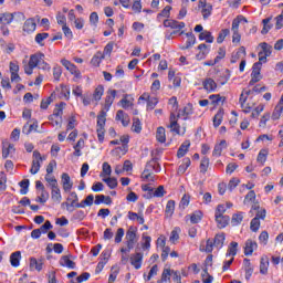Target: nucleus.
<instances>
[{
	"label": "nucleus",
	"instance_id": "f257e3e1",
	"mask_svg": "<svg viewBox=\"0 0 283 283\" xmlns=\"http://www.w3.org/2000/svg\"><path fill=\"white\" fill-rule=\"evenodd\" d=\"M43 160H45V157L41 156V153L39 150H34L32 166L30 169V174H32V176L39 174L41 169V163H43Z\"/></svg>",
	"mask_w": 283,
	"mask_h": 283
},
{
	"label": "nucleus",
	"instance_id": "f03ea898",
	"mask_svg": "<svg viewBox=\"0 0 283 283\" xmlns=\"http://www.w3.org/2000/svg\"><path fill=\"white\" fill-rule=\"evenodd\" d=\"M164 28H171V30H175L170 33V36L168 38L170 39L172 34H178V32L185 28V22H179L174 19H166L164 20Z\"/></svg>",
	"mask_w": 283,
	"mask_h": 283
},
{
	"label": "nucleus",
	"instance_id": "7ed1b4c3",
	"mask_svg": "<svg viewBox=\"0 0 283 283\" xmlns=\"http://www.w3.org/2000/svg\"><path fill=\"white\" fill-rule=\"evenodd\" d=\"M138 242V238L136 237V230L134 227H130L126 232V244L129 249H134V245Z\"/></svg>",
	"mask_w": 283,
	"mask_h": 283
},
{
	"label": "nucleus",
	"instance_id": "20e7f679",
	"mask_svg": "<svg viewBox=\"0 0 283 283\" xmlns=\"http://www.w3.org/2000/svg\"><path fill=\"white\" fill-rule=\"evenodd\" d=\"M33 56H36L38 57V64H36V67H39V70H46V71H50V64H48L45 62V54L43 53H35V54H32Z\"/></svg>",
	"mask_w": 283,
	"mask_h": 283
},
{
	"label": "nucleus",
	"instance_id": "39448f33",
	"mask_svg": "<svg viewBox=\"0 0 283 283\" xmlns=\"http://www.w3.org/2000/svg\"><path fill=\"white\" fill-rule=\"evenodd\" d=\"M34 30H36V22L34 21V18L27 19L23 24V32H27V34H32Z\"/></svg>",
	"mask_w": 283,
	"mask_h": 283
},
{
	"label": "nucleus",
	"instance_id": "423d86ee",
	"mask_svg": "<svg viewBox=\"0 0 283 283\" xmlns=\"http://www.w3.org/2000/svg\"><path fill=\"white\" fill-rule=\"evenodd\" d=\"M130 264L134 269L138 270L143 266V253L137 252L130 256Z\"/></svg>",
	"mask_w": 283,
	"mask_h": 283
},
{
	"label": "nucleus",
	"instance_id": "0eeeda50",
	"mask_svg": "<svg viewBox=\"0 0 283 283\" xmlns=\"http://www.w3.org/2000/svg\"><path fill=\"white\" fill-rule=\"evenodd\" d=\"M39 57L31 55L29 60V64L24 67L25 74L28 76L32 75V72H34V67H36Z\"/></svg>",
	"mask_w": 283,
	"mask_h": 283
},
{
	"label": "nucleus",
	"instance_id": "6e6552de",
	"mask_svg": "<svg viewBox=\"0 0 283 283\" xmlns=\"http://www.w3.org/2000/svg\"><path fill=\"white\" fill-rule=\"evenodd\" d=\"M258 249V242L249 239L245 241L244 255H253V252Z\"/></svg>",
	"mask_w": 283,
	"mask_h": 283
},
{
	"label": "nucleus",
	"instance_id": "1a4fd4ad",
	"mask_svg": "<svg viewBox=\"0 0 283 283\" xmlns=\"http://www.w3.org/2000/svg\"><path fill=\"white\" fill-rule=\"evenodd\" d=\"M114 98H116V90L108 92V95L105 98L104 112H109V107L114 104Z\"/></svg>",
	"mask_w": 283,
	"mask_h": 283
},
{
	"label": "nucleus",
	"instance_id": "9d476101",
	"mask_svg": "<svg viewBox=\"0 0 283 283\" xmlns=\"http://www.w3.org/2000/svg\"><path fill=\"white\" fill-rule=\"evenodd\" d=\"M62 185L64 191H72L74 182H72V179L70 178V175L67 172L62 174Z\"/></svg>",
	"mask_w": 283,
	"mask_h": 283
},
{
	"label": "nucleus",
	"instance_id": "9b49d317",
	"mask_svg": "<svg viewBox=\"0 0 283 283\" xmlns=\"http://www.w3.org/2000/svg\"><path fill=\"white\" fill-rule=\"evenodd\" d=\"M59 263L60 266H66V269H76V262L70 260V255H62Z\"/></svg>",
	"mask_w": 283,
	"mask_h": 283
},
{
	"label": "nucleus",
	"instance_id": "f8f14e48",
	"mask_svg": "<svg viewBox=\"0 0 283 283\" xmlns=\"http://www.w3.org/2000/svg\"><path fill=\"white\" fill-rule=\"evenodd\" d=\"M65 103L61 102L60 104H57L53 111V114L49 117V120H54V118H59L61 119V116H63V107H65Z\"/></svg>",
	"mask_w": 283,
	"mask_h": 283
},
{
	"label": "nucleus",
	"instance_id": "ddd939ff",
	"mask_svg": "<svg viewBox=\"0 0 283 283\" xmlns=\"http://www.w3.org/2000/svg\"><path fill=\"white\" fill-rule=\"evenodd\" d=\"M115 119L120 120L123 127H127L129 125V115L125 114L122 109L117 111Z\"/></svg>",
	"mask_w": 283,
	"mask_h": 283
},
{
	"label": "nucleus",
	"instance_id": "4468645a",
	"mask_svg": "<svg viewBox=\"0 0 283 283\" xmlns=\"http://www.w3.org/2000/svg\"><path fill=\"white\" fill-rule=\"evenodd\" d=\"M107 122V112L102 109L97 115V129H105V123Z\"/></svg>",
	"mask_w": 283,
	"mask_h": 283
},
{
	"label": "nucleus",
	"instance_id": "2eb2a0df",
	"mask_svg": "<svg viewBox=\"0 0 283 283\" xmlns=\"http://www.w3.org/2000/svg\"><path fill=\"white\" fill-rule=\"evenodd\" d=\"M94 205V195H88L85 200H82L80 203H76V209H85L86 207H92Z\"/></svg>",
	"mask_w": 283,
	"mask_h": 283
},
{
	"label": "nucleus",
	"instance_id": "dca6fc26",
	"mask_svg": "<svg viewBox=\"0 0 283 283\" xmlns=\"http://www.w3.org/2000/svg\"><path fill=\"white\" fill-rule=\"evenodd\" d=\"M217 87L218 84L213 78L209 77L203 81V90H206V92H216Z\"/></svg>",
	"mask_w": 283,
	"mask_h": 283
},
{
	"label": "nucleus",
	"instance_id": "f3484780",
	"mask_svg": "<svg viewBox=\"0 0 283 283\" xmlns=\"http://www.w3.org/2000/svg\"><path fill=\"white\" fill-rule=\"evenodd\" d=\"M189 147H191V143L189 140L184 142L177 151V157L185 158L186 154L189 151Z\"/></svg>",
	"mask_w": 283,
	"mask_h": 283
},
{
	"label": "nucleus",
	"instance_id": "a211bd4d",
	"mask_svg": "<svg viewBox=\"0 0 283 283\" xmlns=\"http://www.w3.org/2000/svg\"><path fill=\"white\" fill-rule=\"evenodd\" d=\"M222 149H227V140L224 139H222L219 144L214 146L212 156L219 158V156H222Z\"/></svg>",
	"mask_w": 283,
	"mask_h": 283
},
{
	"label": "nucleus",
	"instance_id": "6ab92c4d",
	"mask_svg": "<svg viewBox=\"0 0 283 283\" xmlns=\"http://www.w3.org/2000/svg\"><path fill=\"white\" fill-rule=\"evenodd\" d=\"M193 114V105L187 104L182 111H179L178 117L184 116V120H187L188 116Z\"/></svg>",
	"mask_w": 283,
	"mask_h": 283
},
{
	"label": "nucleus",
	"instance_id": "aec40b11",
	"mask_svg": "<svg viewBox=\"0 0 283 283\" xmlns=\"http://www.w3.org/2000/svg\"><path fill=\"white\" fill-rule=\"evenodd\" d=\"M214 218L219 229H224V227L229 224V220H231L229 216H224V214H220L219 217H214Z\"/></svg>",
	"mask_w": 283,
	"mask_h": 283
},
{
	"label": "nucleus",
	"instance_id": "412c9836",
	"mask_svg": "<svg viewBox=\"0 0 283 283\" xmlns=\"http://www.w3.org/2000/svg\"><path fill=\"white\" fill-rule=\"evenodd\" d=\"M12 21H14L13 13H1L0 14V23H2V25H10V23Z\"/></svg>",
	"mask_w": 283,
	"mask_h": 283
},
{
	"label": "nucleus",
	"instance_id": "4be33fe9",
	"mask_svg": "<svg viewBox=\"0 0 283 283\" xmlns=\"http://www.w3.org/2000/svg\"><path fill=\"white\" fill-rule=\"evenodd\" d=\"M30 269L35 271H42L43 270V260H36V258H30Z\"/></svg>",
	"mask_w": 283,
	"mask_h": 283
},
{
	"label": "nucleus",
	"instance_id": "5701e85b",
	"mask_svg": "<svg viewBox=\"0 0 283 283\" xmlns=\"http://www.w3.org/2000/svg\"><path fill=\"white\" fill-rule=\"evenodd\" d=\"M244 21L247 23V18L243 15H238L233 21H232V32H240V23Z\"/></svg>",
	"mask_w": 283,
	"mask_h": 283
},
{
	"label": "nucleus",
	"instance_id": "b1692460",
	"mask_svg": "<svg viewBox=\"0 0 283 283\" xmlns=\"http://www.w3.org/2000/svg\"><path fill=\"white\" fill-rule=\"evenodd\" d=\"M21 262V251H15L13 253H11L10 255V263H11V266H19Z\"/></svg>",
	"mask_w": 283,
	"mask_h": 283
},
{
	"label": "nucleus",
	"instance_id": "393cba45",
	"mask_svg": "<svg viewBox=\"0 0 283 283\" xmlns=\"http://www.w3.org/2000/svg\"><path fill=\"white\" fill-rule=\"evenodd\" d=\"M171 132H175V134H180V125L178 124V120H176V114L170 115V125H169Z\"/></svg>",
	"mask_w": 283,
	"mask_h": 283
},
{
	"label": "nucleus",
	"instance_id": "a878e982",
	"mask_svg": "<svg viewBox=\"0 0 283 283\" xmlns=\"http://www.w3.org/2000/svg\"><path fill=\"white\" fill-rule=\"evenodd\" d=\"M103 202H104V205H112V197L105 196V195H97L95 197L94 203L95 205H101Z\"/></svg>",
	"mask_w": 283,
	"mask_h": 283
},
{
	"label": "nucleus",
	"instance_id": "bb28decb",
	"mask_svg": "<svg viewBox=\"0 0 283 283\" xmlns=\"http://www.w3.org/2000/svg\"><path fill=\"white\" fill-rule=\"evenodd\" d=\"M189 167H191V159L189 157H186L182 159V164L178 168V174H185V171H187Z\"/></svg>",
	"mask_w": 283,
	"mask_h": 283
},
{
	"label": "nucleus",
	"instance_id": "cd10ccee",
	"mask_svg": "<svg viewBox=\"0 0 283 283\" xmlns=\"http://www.w3.org/2000/svg\"><path fill=\"white\" fill-rule=\"evenodd\" d=\"M36 127H39V122L34 120L32 124L27 123L23 128L22 132L23 134H32V132L36 130Z\"/></svg>",
	"mask_w": 283,
	"mask_h": 283
},
{
	"label": "nucleus",
	"instance_id": "c85d7f7f",
	"mask_svg": "<svg viewBox=\"0 0 283 283\" xmlns=\"http://www.w3.org/2000/svg\"><path fill=\"white\" fill-rule=\"evenodd\" d=\"M51 189H52L51 191L52 200H54V202H61L62 196H61V189L59 188V186H55Z\"/></svg>",
	"mask_w": 283,
	"mask_h": 283
},
{
	"label": "nucleus",
	"instance_id": "c756f323",
	"mask_svg": "<svg viewBox=\"0 0 283 283\" xmlns=\"http://www.w3.org/2000/svg\"><path fill=\"white\" fill-rule=\"evenodd\" d=\"M224 233L216 234L212 243L214 244V247H217V249H222V247L224 245Z\"/></svg>",
	"mask_w": 283,
	"mask_h": 283
},
{
	"label": "nucleus",
	"instance_id": "7c9ffc66",
	"mask_svg": "<svg viewBox=\"0 0 283 283\" xmlns=\"http://www.w3.org/2000/svg\"><path fill=\"white\" fill-rule=\"evenodd\" d=\"M188 40L186 41V45L182 46V50H189L192 45L196 44V35L193 33H186Z\"/></svg>",
	"mask_w": 283,
	"mask_h": 283
},
{
	"label": "nucleus",
	"instance_id": "2f4dec72",
	"mask_svg": "<svg viewBox=\"0 0 283 283\" xmlns=\"http://www.w3.org/2000/svg\"><path fill=\"white\" fill-rule=\"evenodd\" d=\"M260 273L262 275H266V273H269V259L266 258H261L260 261Z\"/></svg>",
	"mask_w": 283,
	"mask_h": 283
},
{
	"label": "nucleus",
	"instance_id": "473e14b6",
	"mask_svg": "<svg viewBox=\"0 0 283 283\" xmlns=\"http://www.w3.org/2000/svg\"><path fill=\"white\" fill-rule=\"evenodd\" d=\"M12 151H14V145H12V144H3V147H2V158H8L10 156V154H12Z\"/></svg>",
	"mask_w": 283,
	"mask_h": 283
},
{
	"label": "nucleus",
	"instance_id": "72a5a7b5",
	"mask_svg": "<svg viewBox=\"0 0 283 283\" xmlns=\"http://www.w3.org/2000/svg\"><path fill=\"white\" fill-rule=\"evenodd\" d=\"M105 59V55L101 52H97L91 60V63L94 65V67H98L101 65V62Z\"/></svg>",
	"mask_w": 283,
	"mask_h": 283
},
{
	"label": "nucleus",
	"instance_id": "f704fd0d",
	"mask_svg": "<svg viewBox=\"0 0 283 283\" xmlns=\"http://www.w3.org/2000/svg\"><path fill=\"white\" fill-rule=\"evenodd\" d=\"M104 93H105V87H103V85H98L93 93L94 101L96 102L101 101Z\"/></svg>",
	"mask_w": 283,
	"mask_h": 283
},
{
	"label": "nucleus",
	"instance_id": "c9c22d12",
	"mask_svg": "<svg viewBox=\"0 0 283 283\" xmlns=\"http://www.w3.org/2000/svg\"><path fill=\"white\" fill-rule=\"evenodd\" d=\"M174 211H176V201L174 200H169L166 205V210H165V213L166 216H174Z\"/></svg>",
	"mask_w": 283,
	"mask_h": 283
},
{
	"label": "nucleus",
	"instance_id": "e433bc0d",
	"mask_svg": "<svg viewBox=\"0 0 283 283\" xmlns=\"http://www.w3.org/2000/svg\"><path fill=\"white\" fill-rule=\"evenodd\" d=\"M260 48L262 51H260L261 53H263L265 56H271V53L273 52V46L269 45V43L263 42L260 43Z\"/></svg>",
	"mask_w": 283,
	"mask_h": 283
},
{
	"label": "nucleus",
	"instance_id": "4c0bfd02",
	"mask_svg": "<svg viewBox=\"0 0 283 283\" xmlns=\"http://www.w3.org/2000/svg\"><path fill=\"white\" fill-rule=\"evenodd\" d=\"M132 130L135 132V134H140V132H143V126L138 117L133 118Z\"/></svg>",
	"mask_w": 283,
	"mask_h": 283
},
{
	"label": "nucleus",
	"instance_id": "58836bf2",
	"mask_svg": "<svg viewBox=\"0 0 283 283\" xmlns=\"http://www.w3.org/2000/svg\"><path fill=\"white\" fill-rule=\"evenodd\" d=\"M156 139L158 140V143H165L167 140V135H165V127L157 128Z\"/></svg>",
	"mask_w": 283,
	"mask_h": 283
},
{
	"label": "nucleus",
	"instance_id": "ea45409f",
	"mask_svg": "<svg viewBox=\"0 0 283 283\" xmlns=\"http://www.w3.org/2000/svg\"><path fill=\"white\" fill-rule=\"evenodd\" d=\"M200 41H206V43H213V35H211V32L209 31H202L199 34Z\"/></svg>",
	"mask_w": 283,
	"mask_h": 283
},
{
	"label": "nucleus",
	"instance_id": "a19ab883",
	"mask_svg": "<svg viewBox=\"0 0 283 283\" xmlns=\"http://www.w3.org/2000/svg\"><path fill=\"white\" fill-rule=\"evenodd\" d=\"M243 264H244V268H245V277H247V280H249V277L251 275H253V268L251 266V260L244 259Z\"/></svg>",
	"mask_w": 283,
	"mask_h": 283
},
{
	"label": "nucleus",
	"instance_id": "79ce46f5",
	"mask_svg": "<svg viewBox=\"0 0 283 283\" xmlns=\"http://www.w3.org/2000/svg\"><path fill=\"white\" fill-rule=\"evenodd\" d=\"M242 220H244V216L242 212L234 213L231 219V223L233 227H238V224L242 223Z\"/></svg>",
	"mask_w": 283,
	"mask_h": 283
},
{
	"label": "nucleus",
	"instance_id": "37998d69",
	"mask_svg": "<svg viewBox=\"0 0 283 283\" xmlns=\"http://www.w3.org/2000/svg\"><path fill=\"white\" fill-rule=\"evenodd\" d=\"M224 116V111L220 109L213 117V126L220 127L222 125V117Z\"/></svg>",
	"mask_w": 283,
	"mask_h": 283
},
{
	"label": "nucleus",
	"instance_id": "c03bdc74",
	"mask_svg": "<svg viewBox=\"0 0 283 283\" xmlns=\"http://www.w3.org/2000/svg\"><path fill=\"white\" fill-rule=\"evenodd\" d=\"M101 178H105V176H112V166L109 163L105 161L102 166V172H101Z\"/></svg>",
	"mask_w": 283,
	"mask_h": 283
},
{
	"label": "nucleus",
	"instance_id": "a18cd8bd",
	"mask_svg": "<svg viewBox=\"0 0 283 283\" xmlns=\"http://www.w3.org/2000/svg\"><path fill=\"white\" fill-rule=\"evenodd\" d=\"M50 38V33H38L35 35V43H38V45H41V48H43V45H45V43H43L45 41V39Z\"/></svg>",
	"mask_w": 283,
	"mask_h": 283
},
{
	"label": "nucleus",
	"instance_id": "49530a36",
	"mask_svg": "<svg viewBox=\"0 0 283 283\" xmlns=\"http://www.w3.org/2000/svg\"><path fill=\"white\" fill-rule=\"evenodd\" d=\"M151 165L153 164H149V161L146 164V167H145V169L142 174V178L144 180H149V178H151V171H154L153 168H151Z\"/></svg>",
	"mask_w": 283,
	"mask_h": 283
},
{
	"label": "nucleus",
	"instance_id": "de8ad7c7",
	"mask_svg": "<svg viewBox=\"0 0 283 283\" xmlns=\"http://www.w3.org/2000/svg\"><path fill=\"white\" fill-rule=\"evenodd\" d=\"M103 182H106L109 189H116L118 187V180L114 177L104 178Z\"/></svg>",
	"mask_w": 283,
	"mask_h": 283
},
{
	"label": "nucleus",
	"instance_id": "09e8293b",
	"mask_svg": "<svg viewBox=\"0 0 283 283\" xmlns=\"http://www.w3.org/2000/svg\"><path fill=\"white\" fill-rule=\"evenodd\" d=\"M200 220H202V211H200V210L195 211V212L190 216V222H191V224H198V222H200Z\"/></svg>",
	"mask_w": 283,
	"mask_h": 283
},
{
	"label": "nucleus",
	"instance_id": "8fccbe9b",
	"mask_svg": "<svg viewBox=\"0 0 283 283\" xmlns=\"http://www.w3.org/2000/svg\"><path fill=\"white\" fill-rule=\"evenodd\" d=\"M262 23H263V29L261 31V34H269V30H271V28H273V24H270L271 18L263 19Z\"/></svg>",
	"mask_w": 283,
	"mask_h": 283
},
{
	"label": "nucleus",
	"instance_id": "3c124183",
	"mask_svg": "<svg viewBox=\"0 0 283 283\" xmlns=\"http://www.w3.org/2000/svg\"><path fill=\"white\" fill-rule=\"evenodd\" d=\"M20 193L21 196H25V193H28V189L30 187V179H23L22 181H20Z\"/></svg>",
	"mask_w": 283,
	"mask_h": 283
},
{
	"label": "nucleus",
	"instance_id": "603ef678",
	"mask_svg": "<svg viewBox=\"0 0 283 283\" xmlns=\"http://www.w3.org/2000/svg\"><path fill=\"white\" fill-rule=\"evenodd\" d=\"M160 282H171V270L170 269H164L161 273V279L159 280Z\"/></svg>",
	"mask_w": 283,
	"mask_h": 283
},
{
	"label": "nucleus",
	"instance_id": "864d4df0",
	"mask_svg": "<svg viewBox=\"0 0 283 283\" xmlns=\"http://www.w3.org/2000/svg\"><path fill=\"white\" fill-rule=\"evenodd\" d=\"M238 254V242L232 241L228 248L227 255L235 256Z\"/></svg>",
	"mask_w": 283,
	"mask_h": 283
},
{
	"label": "nucleus",
	"instance_id": "5fc2aeb1",
	"mask_svg": "<svg viewBox=\"0 0 283 283\" xmlns=\"http://www.w3.org/2000/svg\"><path fill=\"white\" fill-rule=\"evenodd\" d=\"M167 192L165 191V186H158L157 189L153 190V198H163Z\"/></svg>",
	"mask_w": 283,
	"mask_h": 283
},
{
	"label": "nucleus",
	"instance_id": "6e6d98bb",
	"mask_svg": "<svg viewBox=\"0 0 283 283\" xmlns=\"http://www.w3.org/2000/svg\"><path fill=\"white\" fill-rule=\"evenodd\" d=\"M230 33H231V31L229 29L221 30L217 38V43H223L224 39H227V36H229Z\"/></svg>",
	"mask_w": 283,
	"mask_h": 283
},
{
	"label": "nucleus",
	"instance_id": "4d7b16f0",
	"mask_svg": "<svg viewBox=\"0 0 283 283\" xmlns=\"http://www.w3.org/2000/svg\"><path fill=\"white\" fill-rule=\"evenodd\" d=\"M156 105H158V98L147 96V111L155 109Z\"/></svg>",
	"mask_w": 283,
	"mask_h": 283
},
{
	"label": "nucleus",
	"instance_id": "13d9d810",
	"mask_svg": "<svg viewBox=\"0 0 283 283\" xmlns=\"http://www.w3.org/2000/svg\"><path fill=\"white\" fill-rule=\"evenodd\" d=\"M250 229L253 233H258L260 231V219L254 217L250 222Z\"/></svg>",
	"mask_w": 283,
	"mask_h": 283
},
{
	"label": "nucleus",
	"instance_id": "bf43d9fd",
	"mask_svg": "<svg viewBox=\"0 0 283 283\" xmlns=\"http://www.w3.org/2000/svg\"><path fill=\"white\" fill-rule=\"evenodd\" d=\"M266 156H269V150L261 149L256 158L258 163H261L262 165H264V163H266Z\"/></svg>",
	"mask_w": 283,
	"mask_h": 283
},
{
	"label": "nucleus",
	"instance_id": "052dcab7",
	"mask_svg": "<svg viewBox=\"0 0 283 283\" xmlns=\"http://www.w3.org/2000/svg\"><path fill=\"white\" fill-rule=\"evenodd\" d=\"M142 239L145 241L143 244H142V249L145 250H149L151 249V237H148L146 235L145 233L143 234Z\"/></svg>",
	"mask_w": 283,
	"mask_h": 283
},
{
	"label": "nucleus",
	"instance_id": "680f3d73",
	"mask_svg": "<svg viewBox=\"0 0 283 283\" xmlns=\"http://www.w3.org/2000/svg\"><path fill=\"white\" fill-rule=\"evenodd\" d=\"M207 169H209V157H203L200 163L201 174H207Z\"/></svg>",
	"mask_w": 283,
	"mask_h": 283
},
{
	"label": "nucleus",
	"instance_id": "e2e57ef3",
	"mask_svg": "<svg viewBox=\"0 0 283 283\" xmlns=\"http://www.w3.org/2000/svg\"><path fill=\"white\" fill-rule=\"evenodd\" d=\"M213 10V7L211 4L206 6L202 10H201V14L205 20L209 19L211 17V11Z\"/></svg>",
	"mask_w": 283,
	"mask_h": 283
},
{
	"label": "nucleus",
	"instance_id": "0e129e2a",
	"mask_svg": "<svg viewBox=\"0 0 283 283\" xmlns=\"http://www.w3.org/2000/svg\"><path fill=\"white\" fill-rule=\"evenodd\" d=\"M282 111H283V106L277 104L272 114V119L277 120V118H280V116H282Z\"/></svg>",
	"mask_w": 283,
	"mask_h": 283
},
{
	"label": "nucleus",
	"instance_id": "69168bd1",
	"mask_svg": "<svg viewBox=\"0 0 283 283\" xmlns=\"http://www.w3.org/2000/svg\"><path fill=\"white\" fill-rule=\"evenodd\" d=\"M6 182H8V177L3 172H0V191H6L8 188Z\"/></svg>",
	"mask_w": 283,
	"mask_h": 283
},
{
	"label": "nucleus",
	"instance_id": "338daca9",
	"mask_svg": "<svg viewBox=\"0 0 283 283\" xmlns=\"http://www.w3.org/2000/svg\"><path fill=\"white\" fill-rule=\"evenodd\" d=\"M201 277H202L203 283H212L213 282V276L210 275V273L207 271V269L203 270Z\"/></svg>",
	"mask_w": 283,
	"mask_h": 283
},
{
	"label": "nucleus",
	"instance_id": "774afa93",
	"mask_svg": "<svg viewBox=\"0 0 283 283\" xmlns=\"http://www.w3.org/2000/svg\"><path fill=\"white\" fill-rule=\"evenodd\" d=\"M69 72H71V74L75 76V78H83V76L81 75V71L74 64L69 69Z\"/></svg>",
	"mask_w": 283,
	"mask_h": 283
}]
</instances>
